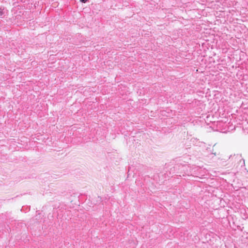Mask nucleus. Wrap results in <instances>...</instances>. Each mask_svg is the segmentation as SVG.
Listing matches in <instances>:
<instances>
[{"instance_id": "nucleus-1", "label": "nucleus", "mask_w": 248, "mask_h": 248, "mask_svg": "<svg viewBox=\"0 0 248 248\" xmlns=\"http://www.w3.org/2000/svg\"><path fill=\"white\" fill-rule=\"evenodd\" d=\"M3 15V11L1 8H0V16H2Z\"/></svg>"}, {"instance_id": "nucleus-2", "label": "nucleus", "mask_w": 248, "mask_h": 248, "mask_svg": "<svg viewBox=\"0 0 248 248\" xmlns=\"http://www.w3.org/2000/svg\"><path fill=\"white\" fill-rule=\"evenodd\" d=\"M82 2L85 3L87 2V0H80Z\"/></svg>"}]
</instances>
